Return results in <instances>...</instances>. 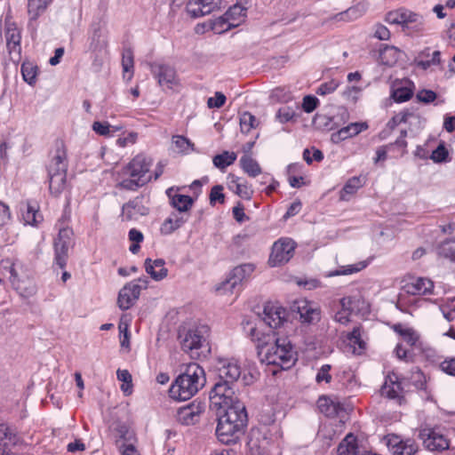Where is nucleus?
Segmentation results:
<instances>
[{
    "label": "nucleus",
    "instance_id": "obj_53",
    "mask_svg": "<svg viewBox=\"0 0 455 455\" xmlns=\"http://www.w3.org/2000/svg\"><path fill=\"white\" fill-rule=\"evenodd\" d=\"M172 144L179 149V152L185 153L189 148L193 147V143L184 136L181 135H174L172 136Z\"/></svg>",
    "mask_w": 455,
    "mask_h": 455
},
{
    "label": "nucleus",
    "instance_id": "obj_39",
    "mask_svg": "<svg viewBox=\"0 0 455 455\" xmlns=\"http://www.w3.org/2000/svg\"><path fill=\"white\" fill-rule=\"evenodd\" d=\"M236 157L237 156L235 152L224 151L222 154L215 156L212 161L217 168L224 170L231 165L236 160Z\"/></svg>",
    "mask_w": 455,
    "mask_h": 455
},
{
    "label": "nucleus",
    "instance_id": "obj_54",
    "mask_svg": "<svg viewBox=\"0 0 455 455\" xmlns=\"http://www.w3.org/2000/svg\"><path fill=\"white\" fill-rule=\"evenodd\" d=\"M221 185L213 186L210 192V204L214 205L216 203L224 204L225 195L223 194Z\"/></svg>",
    "mask_w": 455,
    "mask_h": 455
},
{
    "label": "nucleus",
    "instance_id": "obj_21",
    "mask_svg": "<svg viewBox=\"0 0 455 455\" xmlns=\"http://www.w3.org/2000/svg\"><path fill=\"white\" fill-rule=\"evenodd\" d=\"M145 198L137 196L124 204L122 207V217L124 220H136L139 216H145L148 213V208L144 204Z\"/></svg>",
    "mask_w": 455,
    "mask_h": 455
},
{
    "label": "nucleus",
    "instance_id": "obj_52",
    "mask_svg": "<svg viewBox=\"0 0 455 455\" xmlns=\"http://www.w3.org/2000/svg\"><path fill=\"white\" fill-rule=\"evenodd\" d=\"M411 380L413 383V385L419 389H424L426 387V376L424 375L423 371L418 367L411 371Z\"/></svg>",
    "mask_w": 455,
    "mask_h": 455
},
{
    "label": "nucleus",
    "instance_id": "obj_2",
    "mask_svg": "<svg viewBox=\"0 0 455 455\" xmlns=\"http://www.w3.org/2000/svg\"><path fill=\"white\" fill-rule=\"evenodd\" d=\"M221 410L223 413L218 416L217 438L224 444H235L244 435L247 427L248 415L245 404L243 402H236L235 405Z\"/></svg>",
    "mask_w": 455,
    "mask_h": 455
},
{
    "label": "nucleus",
    "instance_id": "obj_62",
    "mask_svg": "<svg viewBox=\"0 0 455 455\" xmlns=\"http://www.w3.org/2000/svg\"><path fill=\"white\" fill-rule=\"evenodd\" d=\"M448 151L443 145H439L432 153L431 159L435 163H441L446 160Z\"/></svg>",
    "mask_w": 455,
    "mask_h": 455
},
{
    "label": "nucleus",
    "instance_id": "obj_8",
    "mask_svg": "<svg viewBox=\"0 0 455 455\" xmlns=\"http://www.w3.org/2000/svg\"><path fill=\"white\" fill-rule=\"evenodd\" d=\"M246 12V8L239 4L229 7L222 17L212 23V29L215 33L221 34L232 28H236L244 20Z\"/></svg>",
    "mask_w": 455,
    "mask_h": 455
},
{
    "label": "nucleus",
    "instance_id": "obj_60",
    "mask_svg": "<svg viewBox=\"0 0 455 455\" xmlns=\"http://www.w3.org/2000/svg\"><path fill=\"white\" fill-rule=\"evenodd\" d=\"M437 95L434 91L431 90H421L417 93V99L419 101L425 104H429L436 99Z\"/></svg>",
    "mask_w": 455,
    "mask_h": 455
},
{
    "label": "nucleus",
    "instance_id": "obj_27",
    "mask_svg": "<svg viewBox=\"0 0 455 455\" xmlns=\"http://www.w3.org/2000/svg\"><path fill=\"white\" fill-rule=\"evenodd\" d=\"M165 262L162 259L145 260V270L156 281H161L167 276L168 269L164 267Z\"/></svg>",
    "mask_w": 455,
    "mask_h": 455
},
{
    "label": "nucleus",
    "instance_id": "obj_20",
    "mask_svg": "<svg viewBox=\"0 0 455 455\" xmlns=\"http://www.w3.org/2000/svg\"><path fill=\"white\" fill-rule=\"evenodd\" d=\"M5 38L11 60L19 62L21 58V36L20 30L14 26H9L5 31Z\"/></svg>",
    "mask_w": 455,
    "mask_h": 455
},
{
    "label": "nucleus",
    "instance_id": "obj_59",
    "mask_svg": "<svg viewBox=\"0 0 455 455\" xmlns=\"http://www.w3.org/2000/svg\"><path fill=\"white\" fill-rule=\"evenodd\" d=\"M319 100L316 97L312 95H307L303 98L302 108L307 113L313 112L318 104Z\"/></svg>",
    "mask_w": 455,
    "mask_h": 455
},
{
    "label": "nucleus",
    "instance_id": "obj_45",
    "mask_svg": "<svg viewBox=\"0 0 455 455\" xmlns=\"http://www.w3.org/2000/svg\"><path fill=\"white\" fill-rule=\"evenodd\" d=\"M92 130L99 135L101 136H112L116 131H119V127L111 126L107 122L96 121L92 124Z\"/></svg>",
    "mask_w": 455,
    "mask_h": 455
},
{
    "label": "nucleus",
    "instance_id": "obj_35",
    "mask_svg": "<svg viewBox=\"0 0 455 455\" xmlns=\"http://www.w3.org/2000/svg\"><path fill=\"white\" fill-rule=\"evenodd\" d=\"M242 169L250 177H256L261 173V168L258 162L249 155H244L240 159Z\"/></svg>",
    "mask_w": 455,
    "mask_h": 455
},
{
    "label": "nucleus",
    "instance_id": "obj_18",
    "mask_svg": "<svg viewBox=\"0 0 455 455\" xmlns=\"http://www.w3.org/2000/svg\"><path fill=\"white\" fill-rule=\"evenodd\" d=\"M204 409V403L201 402H193L192 403L178 410V420L183 425H193L199 420L200 415Z\"/></svg>",
    "mask_w": 455,
    "mask_h": 455
},
{
    "label": "nucleus",
    "instance_id": "obj_51",
    "mask_svg": "<svg viewBox=\"0 0 455 455\" xmlns=\"http://www.w3.org/2000/svg\"><path fill=\"white\" fill-rule=\"evenodd\" d=\"M275 116L280 123L284 124L291 121L296 116V112L292 108L284 106L278 109Z\"/></svg>",
    "mask_w": 455,
    "mask_h": 455
},
{
    "label": "nucleus",
    "instance_id": "obj_7",
    "mask_svg": "<svg viewBox=\"0 0 455 455\" xmlns=\"http://www.w3.org/2000/svg\"><path fill=\"white\" fill-rule=\"evenodd\" d=\"M419 438L424 447L431 451L440 452L450 448V441L439 427L421 426Z\"/></svg>",
    "mask_w": 455,
    "mask_h": 455
},
{
    "label": "nucleus",
    "instance_id": "obj_41",
    "mask_svg": "<svg viewBox=\"0 0 455 455\" xmlns=\"http://www.w3.org/2000/svg\"><path fill=\"white\" fill-rule=\"evenodd\" d=\"M438 254L451 261H455V240L443 242L438 247Z\"/></svg>",
    "mask_w": 455,
    "mask_h": 455
},
{
    "label": "nucleus",
    "instance_id": "obj_33",
    "mask_svg": "<svg viewBox=\"0 0 455 455\" xmlns=\"http://www.w3.org/2000/svg\"><path fill=\"white\" fill-rule=\"evenodd\" d=\"M187 219L183 216H179L178 214H172L168 219L164 220V222L161 226V233L164 235H170L178 228H180L185 222Z\"/></svg>",
    "mask_w": 455,
    "mask_h": 455
},
{
    "label": "nucleus",
    "instance_id": "obj_1",
    "mask_svg": "<svg viewBox=\"0 0 455 455\" xmlns=\"http://www.w3.org/2000/svg\"><path fill=\"white\" fill-rule=\"evenodd\" d=\"M248 337L256 344L262 363L289 369L296 362V353L287 338H276L274 331L264 333L251 326Z\"/></svg>",
    "mask_w": 455,
    "mask_h": 455
},
{
    "label": "nucleus",
    "instance_id": "obj_29",
    "mask_svg": "<svg viewBox=\"0 0 455 455\" xmlns=\"http://www.w3.org/2000/svg\"><path fill=\"white\" fill-rule=\"evenodd\" d=\"M173 188H169L166 191L170 198L171 205L180 212H187L193 205L194 200L189 196L174 194L172 195Z\"/></svg>",
    "mask_w": 455,
    "mask_h": 455
},
{
    "label": "nucleus",
    "instance_id": "obj_63",
    "mask_svg": "<svg viewBox=\"0 0 455 455\" xmlns=\"http://www.w3.org/2000/svg\"><path fill=\"white\" fill-rule=\"evenodd\" d=\"M338 87V83L334 80H331L328 83H324L319 86L316 91V93L319 95H326L333 92Z\"/></svg>",
    "mask_w": 455,
    "mask_h": 455
},
{
    "label": "nucleus",
    "instance_id": "obj_40",
    "mask_svg": "<svg viewBox=\"0 0 455 455\" xmlns=\"http://www.w3.org/2000/svg\"><path fill=\"white\" fill-rule=\"evenodd\" d=\"M23 219L27 224L36 225L42 220V216L38 213V207L36 203L28 202L27 204L26 212L23 213Z\"/></svg>",
    "mask_w": 455,
    "mask_h": 455
},
{
    "label": "nucleus",
    "instance_id": "obj_9",
    "mask_svg": "<svg viewBox=\"0 0 455 455\" xmlns=\"http://www.w3.org/2000/svg\"><path fill=\"white\" fill-rule=\"evenodd\" d=\"M209 328L206 325L189 329L184 335L180 334V345L183 351L193 354L207 342Z\"/></svg>",
    "mask_w": 455,
    "mask_h": 455
},
{
    "label": "nucleus",
    "instance_id": "obj_46",
    "mask_svg": "<svg viewBox=\"0 0 455 455\" xmlns=\"http://www.w3.org/2000/svg\"><path fill=\"white\" fill-rule=\"evenodd\" d=\"M419 450V445L413 439H406L402 443L401 448L394 451V453L399 455H414Z\"/></svg>",
    "mask_w": 455,
    "mask_h": 455
},
{
    "label": "nucleus",
    "instance_id": "obj_25",
    "mask_svg": "<svg viewBox=\"0 0 455 455\" xmlns=\"http://www.w3.org/2000/svg\"><path fill=\"white\" fill-rule=\"evenodd\" d=\"M368 124L365 122L351 123L348 125L339 129L338 132L331 134V140L333 143H339L348 138L356 136L363 131L368 129Z\"/></svg>",
    "mask_w": 455,
    "mask_h": 455
},
{
    "label": "nucleus",
    "instance_id": "obj_38",
    "mask_svg": "<svg viewBox=\"0 0 455 455\" xmlns=\"http://www.w3.org/2000/svg\"><path fill=\"white\" fill-rule=\"evenodd\" d=\"M412 120H419V116L409 111H403L392 117L388 122V126L394 129L401 124H411Z\"/></svg>",
    "mask_w": 455,
    "mask_h": 455
},
{
    "label": "nucleus",
    "instance_id": "obj_64",
    "mask_svg": "<svg viewBox=\"0 0 455 455\" xmlns=\"http://www.w3.org/2000/svg\"><path fill=\"white\" fill-rule=\"evenodd\" d=\"M11 212L9 206L0 201V227L7 224L11 220Z\"/></svg>",
    "mask_w": 455,
    "mask_h": 455
},
{
    "label": "nucleus",
    "instance_id": "obj_42",
    "mask_svg": "<svg viewBox=\"0 0 455 455\" xmlns=\"http://www.w3.org/2000/svg\"><path fill=\"white\" fill-rule=\"evenodd\" d=\"M231 178L232 183H235V193L243 199L250 200L253 192L247 183L240 182V179L238 177L231 176Z\"/></svg>",
    "mask_w": 455,
    "mask_h": 455
},
{
    "label": "nucleus",
    "instance_id": "obj_34",
    "mask_svg": "<svg viewBox=\"0 0 455 455\" xmlns=\"http://www.w3.org/2000/svg\"><path fill=\"white\" fill-rule=\"evenodd\" d=\"M400 52L396 47L385 46L379 52V62L386 66H393L399 59Z\"/></svg>",
    "mask_w": 455,
    "mask_h": 455
},
{
    "label": "nucleus",
    "instance_id": "obj_30",
    "mask_svg": "<svg viewBox=\"0 0 455 455\" xmlns=\"http://www.w3.org/2000/svg\"><path fill=\"white\" fill-rule=\"evenodd\" d=\"M317 406L322 413L331 418L338 416L343 411V407L339 402H335L327 396L320 397L317 401Z\"/></svg>",
    "mask_w": 455,
    "mask_h": 455
},
{
    "label": "nucleus",
    "instance_id": "obj_14",
    "mask_svg": "<svg viewBox=\"0 0 455 455\" xmlns=\"http://www.w3.org/2000/svg\"><path fill=\"white\" fill-rule=\"evenodd\" d=\"M420 16L405 9H398L389 12L386 16V21L389 24L401 25L403 28H415L420 23Z\"/></svg>",
    "mask_w": 455,
    "mask_h": 455
},
{
    "label": "nucleus",
    "instance_id": "obj_43",
    "mask_svg": "<svg viewBox=\"0 0 455 455\" xmlns=\"http://www.w3.org/2000/svg\"><path fill=\"white\" fill-rule=\"evenodd\" d=\"M257 125L256 117L250 112H243L240 116V128L243 133H249Z\"/></svg>",
    "mask_w": 455,
    "mask_h": 455
},
{
    "label": "nucleus",
    "instance_id": "obj_6",
    "mask_svg": "<svg viewBox=\"0 0 455 455\" xmlns=\"http://www.w3.org/2000/svg\"><path fill=\"white\" fill-rule=\"evenodd\" d=\"M74 233L70 228H61L53 240L54 264L63 269L67 266L68 251L74 247Z\"/></svg>",
    "mask_w": 455,
    "mask_h": 455
},
{
    "label": "nucleus",
    "instance_id": "obj_31",
    "mask_svg": "<svg viewBox=\"0 0 455 455\" xmlns=\"http://www.w3.org/2000/svg\"><path fill=\"white\" fill-rule=\"evenodd\" d=\"M48 179L51 193L58 196L66 188L67 172L48 174Z\"/></svg>",
    "mask_w": 455,
    "mask_h": 455
},
{
    "label": "nucleus",
    "instance_id": "obj_10",
    "mask_svg": "<svg viewBox=\"0 0 455 455\" xmlns=\"http://www.w3.org/2000/svg\"><path fill=\"white\" fill-rule=\"evenodd\" d=\"M254 265L246 263L239 265L232 270L229 278L221 283L217 291L222 294L234 293L236 286L241 284L243 280H246L253 273Z\"/></svg>",
    "mask_w": 455,
    "mask_h": 455
},
{
    "label": "nucleus",
    "instance_id": "obj_17",
    "mask_svg": "<svg viewBox=\"0 0 455 455\" xmlns=\"http://www.w3.org/2000/svg\"><path fill=\"white\" fill-rule=\"evenodd\" d=\"M380 393L382 396L396 400L401 404L403 400V387L398 375L394 372L388 374L381 387Z\"/></svg>",
    "mask_w": 455,
    "mask_h": 455
},
{
    "label": "nucleus",
    "instance_id": "obj_58",
    "mask_svg": "<svg viewBox=\"0 0 455 455\" xmlns=\"http://www.w3.org/2000/svg\"><path fill=\"white\" fill-rule=\"evenodd\" d=\"M226 102V96L220 92H215L214 97H211L207 100V106L210 108H220Z\"/></svg>",
    "mask_w": 455,
    "mask_h": 455
},
{
    "label": "nucleus",
    "instance_id": "obj_13",
    "mask_svg": "<svg viewBox=\"0 0 455 455\" xmlns=\"http://www.w3.org/2000/svg\"><path fill=\"white\" fill-rule=\"evenodd\" d=\"M151 72L160 86L172 88L179 84L176 70L169 64L155 62L151 64Z\"/></svg>",
    "mask_w": 455,
    "mask_h": 455
},
{
    "label": "nucleus",
    "instance_id": "obj_61",
    "mask_svg": "<svg viewBox=\"0 0 455 455\" xmlns=\"http://www.w3.org/2000/svg\"><path fill=\"white\" fill-rule=\"evenodd\" d=\"M330 364H323L318 371L315 380L317 383H321L322 381H325L326 383H330L331 380V375L329 373L331 370Z\"/></svg>",
    "mask_w": 455,
    "mask_h": 455
},
{
    "label": "nucleus",
    "instance_id": "obj_47",
    "mask_svg": "<svg viewBox=\"0 0 455 455\" xmlns=\"http://www.w3.org/2000/svg\"><path fill=\"white\" fill-rule=\"evenodd\" d=\"M347 339L354 347H355V346H357L360 349H363L365 347V342L362 339L361 326H356L353 329L352 331L348 332L347 334Z\"/></svg>",
    "mask_w": 455,
    "mask_h": 455
},
{
    "label": "nucleus",
    "instance_id": "obj_23",
    "mask_svg": "<svg viewBox=\"0 0 455 455\" xmlns=\"http://www.w3.org/2000/svg\"><path fill=\"white\" fill-rule=\"evenodd\" d=\"M297 309L302 323L315 324L321 319V309L313 302L302 300L299 303Z\"/></svg>",
    "mask_w": 455,
    "mask_h": 455
},
{
    "label": "nucleus",
    "instance_id": "obj_49",
    "mask_svg": "<svg viewBox=\"0 0 455 455\" xmlns=\"http://www.w3.org/2000/svg\"><path fill=\"white\" fill-rule=\"evenodd\" d=\"M366 267L363 261L358 262L354 265H348L346 267H340L339 269L331 272L330 275H350L361 271Z\"/></svg>",
    "mask_w": 455,
    "mask_h": 455
},
{
    "label": "nucleus",
    "instance_id": "obj_50",
    "mask_svg": "<svg viewBox=\"0 0 455 455\" xmlns=\"http://www.w3.org/2000/svg\"><path fill=\"white\" fill-rule=\"evenodd\" d=\"M413 95L412 90L408 87H399L392 92V98L396 102H404L409 100Z\"/></svg>",
    "mask_w": 455,
    "mask_h": 455
},
{
    "label": "nucleus",
    "instance_id": "obj_16",
    "mask_svg": "<svg viewBox=\"0 0 455 455\" xmlns=\"http://www.w3.org/2000/svg\"><path fill=\"white\" fill-rule=\"evenodd\" d=\"M88 51L91 53H108V36L105 29L98 23L91 28Z\"/></svg>",
    "mask_w": 455,
    "mask_h": 455
},
{
    "label": "nucleus",
    "instance_id": "obj_37",
    "mask_svg": "<svg viewBox=\"0 0 455 455\" xmlns=\"http://www.w3.org/2000/svg\"><path fill=\"white\" fill-rule=\"evenodd\" d=\"M21 74L24 81L29 85H35L38 74V68L30 61H25L21 65Z\"/></svg>",
    "mask_w": 455,
    "mask_h": 455
},
{
    "label": "nucleus",
    "instance_id": "obj_12",
    "mask_svg": "<svg viewBox=\"0 0 455 455\" xmlns=\"http://www.w3.org/2000/svg\"><path fill=\"white\" fill-rule=\"evenodd\" d=\"M287 311L276 303L268 302L264 306L262 321L270 328L276 329L286 322Z\"/></svg>",
    "mask_w": 455,
    "mask_h": 455
},
{
    "label": "nucleus",
    "instance_id": "obj_28",
    "mask_svg": "<svg viewBox=\"0 0 455 455\" xmlns=\"http://www.w3.org/2000/svg\"><path fill=\"white\" fill-rule=\"evenodd\" d=\"M415 62L419 68L427 70L431 66H437L441 63V52L435 51L430 53V48H426L419 52Z\"/></svg>",
    "mask_w": 455,
    "mask_h": 455
},
{
    "label": "nucleus",
    "instance_id": "obj_57",
    "mask_svg": "<svg viewBox=\"0 0 455 455\" xmlns=\"http://www.w3.org/2000/svg\"><path fill=\"white\" fill-rule=\"evenodd\" d=\"M133 52L131 49H125L122 55V66L124 71L129 72L133 68Z\"/></svg>",
    "mask_w": 455,
    "mask_h": 455
},
{
    "label": "nucleus",
    "instance_id": "obj_22",
    "mask_svg": "<svg viewBox=\"0 0 455 455\" xmlns=\"http://www.w3.org/2000/svg\"><path fill=\"white\" fill-rule=\"evenodd\" d=\"M67 152L64 144L60 142L57 144L54 154L47 165V172L48 174L62 173L67 172Z\"/></svg>",
    "mask_w": 455,
    "mask_h": 455
},
{
    "label": "nucleus",
    "instance_id": "obj_15",
    "mask_svg": "<svg viewBox=\"0 0 455 455\" xmlns=\"http://www.w3.org/2000/svg\"><path fill=\"white\" fill-rule=\"evenodd\" d=\"M187 12L193 18L208 15L221 8V0H189Z\"/></svg>",
    "mask_w": 455,
    "mask_h": 455
},
{
    "label": "nucleus",
    "instance_id": "obj_44",
    "mask_svg": "<svg viewBox=\"0 0 455 455\" xmlns=\"http://www.w3.org/2000/svg\"><path fill=\"white\" fill-rule=\"evenodd\" d=\"M118 380L122 381L121 390L127 395L132 393V375L127 370H117L116 371Z\"/></svg>",
    "mask_w": 455,
    "mask_h": 455
},
{
    "label": "nucleus",
    "instance_id": "obj_48",
    "mask_svg": "<svg viewBox=\"0 0 455 455\" xmlns=\"http://www.w3.org/2000/svg\"><path fill=\"white\" fill-rule=\"evenodd\" d=\"M13 442L14 437L10 428L5 425H0V450L4 451Z\"/></svg>",
    "mask_w": 455,
    "mask_h": 455
},
{
    "label": "nucleus",
    "instance_id": "obj_19",
    "mask_svg": "<svg viewBox=\"0 0 455 455\" xmlns=\"http://www.w3.org/2000/svg\"><path fill=\"white\" fill-rule=\"evenodd\" d=\"M219 379L235 383L241 376V368L236 361L220 360L217 366Z\"/></svg>",
    "mask_w": 455,
    "mask_h": 455
},
{
    "label": "nucleus",
    "instance_id": "obj_4",
    "mask_svg": "<svg viewBox=\"0 0 455 455\" xmlns=\"http://www.w3.org/2000/svg\"><path fill=\"white\" fill-rule=\"evenodd\" d=\"M152 161L144 155L136 156L124 169L125 176L119 182L118 187L126 190L134 191L143 187L152 179L149 170Z\"/></svg>",
    "mask_w": 455,
    "mask_h": 455
},
{
    "label": "nucleus",
    "instance_id": "obj_5",
    "mask_svg": "<svg viewBox=\"0 0 455 455\" xmlns=\"http://www.w3.org/2000/svg\"><path fill=\"white\" fill-rule=\"evenodd\" d=\"M233 384L220 379L214 384L210 393L212 409H226L235 405L236 402H241L235 394Z\"/></svg>",
    "mask_w": 455,
    "mask_h": 455
},
{
    "label": "nucleus",
    "instance_id": "obj_11",
    "mask_svg": "<svg viewBox=\"0 0 455 455\" xmlns=\"http://www.w3.org/2000/svg\"><path fill=\"white\" fill-rule=\"evenodd\" d=\"M295 243L291 239H280L273 244L269 257L272 267L288 262L293 256Z\"/></svg>",
    "mask_w": 455,
    "mask_h": 455
},
{
    "label": "nucleus",
    "instance_id": "obj_32",
    "mask_svg": "<svg viewBox=\"0 0 455 455\" xmlns=\"http://www.w3.org/2000/svg\"><path fill=\"white\" fill-rule=\"evenodd\" d=\"M110 428L120 440L130 443L134 439L133 431L124 422L119 420L115 421L112 423Z\"/></svg>",
    "mask_w": 455,
    "mask_h": 455
},
{
    "label": "nucleus",
    "instance_id": "obj_55",
    "mask_svg": "<svg viewBox=\"0 0 455 455\" xmlns=\"http://www.w3.org/2000/svg\"><path fill=\"white\" fill-rule=\"evenodd\" d=\"M363 186L361 179L359 177H353L349 179L342 188L344 194L352 195L357 191L359 188Z\"/></svg>",
    "mask_w": 455,
    "mask_h": 455
},
{
    "label": "nucleus",
    "instance_id": "obj_3",
    "mask_svg": "<svg viewBox=\"0 0 455 455\" xmlns=\"http://www.w3.org/2000/svg\"><path fill=\"white\" fill-rule=\"evenodd\" d=\"M205 384L204 369L196 363L182 366L180 374L170 388L172 398L186 401L194 396Z\"/></svg>",
    "mask_w": 455,
    "mask_h": 455
},
{
    "label": "nucleus",
    "instance_id": "obj_56",
    "mask_svg": "<svg viewBox=\"0 0 455 455\" xmlns=\"http://www.w3.org/2000/svg\"><path fill=\"white\" fill-rule=\"evenodd\" d=\"M439 369L451 376L455 377V357H447L439 363Z\"/></svg>",
    "mask_w": 455,
    "mask_h": 455
},
{
    "label": "nucleus",
    "instance_id": "obj_24",
    "mask_svg": "<svg viewBox=\"0 0 455 455\" xmlns=\"http://www.w3.org/2000/svg\"><path fill=\"white\" fill-rule=\"evenodd\" d=\"M140 287L131 283L124 286L118 294L117 304L123 310L129 309L139 299Z\"/></svg>",
    "mask_w": 455,
    "mask_h": 455
},
{
    "label": "nucleus",
    "instance_id": "obj_26",
    "mask_svg": "<svg viewBox=\"0 0 455 455\" xmlns=\"http://www.w3.org/2000/svg\"><path fill=\"white\" fill-rule=\"evenodd\" d=\"M434 288V283L427 278L419 277L404 286L407 293L411 295H425L431 293Z\"/></svg>",
    "mask_w": 455,
    "mask_h": 455
},
{
    "label": "nucleus",
    "instance_id": "obj_36",
    "mask_svg": "<svg viewBox=\"0 0 455 455\" xmlns=\"http://www.w3.org/2000/svg\"><path fill=\"white\" fill-rule=\"evenodd\" d=\"M52 0H28V12L30 20H36Z\"/></svg>",
    "mask_w": 455,
    "mask_h": 455
}]
</instances>
